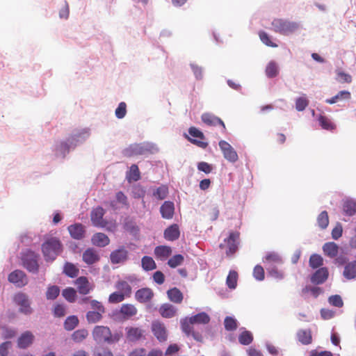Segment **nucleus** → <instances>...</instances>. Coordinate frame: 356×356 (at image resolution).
I'll return each instance as SVG.
<instances>
[{
  "label": "nucleus",
  "mask_w": 356,
  "mask_h": 356,
  "mask_svg": "<svg viewBox=\"0 0 356 356\" xmlns=\"http://www.w3.org/2000/svg\"><path fill=\"white\" fill-rule=\"evenodd\" d=\"M53 314L56 317H63L66 314L65 305L62 304H56L53 309Z\"/></svg>",
  "instance_id": "59"
},
{
  "label": "nucleus",
  "mask_w": 356,
  "mask_h": 356,
  "mask_svg": "<svg viewBox=\"0 0 356 356\" xmlns=\"http://www.w3.org/2000/svg\"><path fill=\"white\" fill-rule=\"evenodd\" d=\"M83 260L88 265H92L99 260V256L95 249L90 248L83 253Z\"/></svg>",
  "instance_id": "24"
},
{
  "label": "nucleus",
  "mask_w": 356,
  "mask_h": 356,
  "mask_svg": "<svg viewBox=\"0 0 356 356\" xmlns=\"http://www.w3.org/2000/svg\"><path fill=\"white\" fill-rule=\"evenodd\" d=\"M89 136V133L87 130H82L81 131H76L72 134L67 139L66 142H62L59 146L57 147V149L63 153L65 152H68L70 149V145H76L74 142H79L80 140H85Z\"/></svg>",
  "instance_id": "5"
},
{
  "label": "nucleus",
  "mask_w": 356,
  "mask_h": 356,
  "mask_svg": "<svg viewBox=\"0 0 356 356\" xmlns=\"http://www.w3.org/2000/svg\"><path fill=\"white\" fill-rule=\"evenodd\" d=\"M201 118H202V120L203 121V122L207 125L216 126V125L219 124L222 127L224 130L226 129V127H225V125L223 121L220 118H219L211 113H204L202 115Z\"/></svg>",
  "instance_id": "23"
},
{
  "label": "nucleus",
  "mask_w": 356,
  "mask_h": 356,
  "mask_svg": "<svg viewBox=\"0 0 356 356\" xmlns=\"http://www.w3.org/2000/svg\"><path fill=\"white\" fill-rule=\"evenodd\" d=\"M152 331L155 337L160 341L163 342L167 340L168 332L165 325L159 321H155L152 323Z\"/></svg>",
  "instance_id": "12"
},
{
  "label": "nucleus",
  "mask_w": 356,
  "mask_h": 356,
  "mask_svg": "<svg viewBox=\"0 0 356 356\" xmlns=\"http://www.w3.org/2000/svg\"><path fill=\"white\" fill-rule=\"evenodd\" d=\"M123 227L126 231L134 236L139 234L140 229L138 226L136 225V222L130 218H126L124 219Z\"/></svg>",
  "instance_id": "30"
},
{
  "label": "nucleus",
  "mask_w": 356,
  "mask_h": 356,
  "mask_svg": "<svg viewBox=\"0 0 356 356\" xmlns=\"http://www.w3.org/2000/svg\"><path fill=\"white\" fill-rule=\"evenodd\" d=\"M79 270L73 264L66 262L64 266L63 273L71 278L77 277Z\"/></svg>",
  "instance_id": "38"
},
{
  "label": "nucleus",
  "mask_w": 356,
  "mask_h": 356,
  "mask_svg": "<svg viewBox=\"0 0 356 356\" xmlns=\"http://www.w3.org/2000/svg\"><path fill=\"white\" fill-rule=\"evenodd\" d=\"M168 194V188L165 186L162 185L159 187H158L154 192H153V196L155 197L158 200H164Z\"/></svg>",
  "instance_id": "50"
},
{
  "label": "nucleus",
  "mask_w": 356,
  "mask_h": 356,
  "mask_svg": "<svg viewBox=\"0 0 356 356\" xmlns=\"http://www.w3.org/2000/svg\"><path fill=\"white\" fill-rule=\"evenodd\" d=\"M298 341L304 344H310L312 341V332L309 330H300L297 333Z\"/></svg>",
  "instance_id": "34"
},
{
  "label": "nucleus",
  "mask_w": 356,
  "mask_h": 356,
  "mask_svg": "<svg viewBox=\"0 0 356 356\" xmlns=\"http://www.w3.org/2000/svg\"><path fill=\"white\" fill-rule=\"evenodd\" d=\"M171 247L168 245H158L154 248V254L156 259L166 260L172 254Z\"/></svg>",
  "instance_id": "19"
},
{
  "label": "nucleus",
  "mask_w": 356,
  "mask_h": 356,
  "mask_svg": "<svg viewBox=\"0 0 356 356\" xmlns=\"http://www.w3.org/2000/svg\"><path fill=\"white\" fill-rule=\"evenodd\" d=\"M145 195V189L140 185H136L132 188V196L134 198H143Z\"/></svg>",
  "instance_id": "60"
},
{
  "label": "nucleus",
  "mask_w": 356,
  "mask_h": 356,
  "mask_svg": "<svg viewBox=\"0 0 356 356\" xmlns=\"http://www.w3.org/2000/svg\"><path fill=\"white\" fill-rule=\"evenodd\" d=\"M154 297V293L149 288L138 289L135 294L136 300L140 303H145L150 301Z\"/></svg>",
  "instance_id": "18"
},
{
  "label": "nucleus",
  "mask_w": 356,
  "mask_h": 356,
  "mask_svg": "<svg viewBox=\"0 0 356 356\" xmlns=\"http://www.w3.org/2000/svg\"><path fill=\"white\" fill-rule=\"evenodd\" d=\"M42 250L47 261H53L61 252L62 245L58 238L51 237L42 244Z\"/></svg>",
  "instance_id": "2"
},
{
  "label": "nucleus",
  "mask_w": 356,
  "mask_h": 356,
  "mask_svg": "<svg viewBox=\"0 0 356 356\" xmlns=\"http://www.w3.org/2000/svg\"><path fill=\"white\" fill-rule=\"evenodd\" d=\"M180 231L177 224H173L167 227L163 233L165 239L169 241H174L179 238Z\"/></svg>",
  "instance_id": "20"
},
{
  "label": "nucleus",
  "mask_w": 356,
  "mask_h": 356,
  "mask_svg": "<svg viewBox=\"0 0 356 356\" xmlns=\"http://www.w3.org/2000/svg\"><path fill=\"white\" fill-rule=\"evenodd\" d=\"M184 257L181 254H175L168 261V265L172 268H175L184 263Z\"/></svg>",
  "instance_id": "52"
},
{
  "label": "nucleus",
  "mask_w": 356,
  "mask_h": 356,
  "mask_svg": "<svg viewBox=\"0 0 356 356\" xmlns=\"http://www.w3.org/2000/svg\"><path fill=\"white\" fill-rule=\"evenodd\" d=\"M104 314L91 310L86 313V318L88 323H96L102 319Z\"/></svg>",
  "instance_id": "39"
},
{
  "label": "nucleus",
  "mask_w": 356,
  "mask_h": 356,
  "mask_svg": "<svg viewBox=\"0 0 356 356\" xmlns=\"http://www.w3.org/2000/svg\"><path fill=\"white\" fill-rule=\"evenodd\" d=\"M126 296H124L120 291H115L110 294L108 297V302L111 304H116L122 302Z\"/></svg>",
  "instance_id": "54"
},
{
  "label": "nucleus",
  "mask_w": 356,
  "mask_h": 356,
  "mask_svg": "<svg viewBox=\"0 0 356 356\" xmlns=\"http://www.w3.org/2000/svg\"><path fill=\"white\" fill-rule=\"evenodd\" d=\"M181 328L183 332H184L187 336L191 335V333L193 331V323L190 317H185L181 319Z\"/></svg>",
  "instance_id": "37"
},
{
  "label": "nucleus",
  "mask_w": 356,
  "mask_h": 356,
  "mask_svg": "<svg viewBox=\"0 0 356 356\" xmlns=\"http://www.w3.org/2000/svg\"><path fill=\"white\" fill-rule=\"evenodd\" d=\"M337 80L341 83H350L352 81V77L349 74L345 73L341 71H338L337 73Z\"/></svg>",
  "instance_id": "64"
},
{
  "label": "nucleus",
  "mask_w": 356,
  "mask_h": 356,
  "mask_svg": "<svg viewBox=\"0 0 356 356\" xmlns=\"http://www.w3.org/2000/svg\"><path fill=\"white\" fill-rule=\"evenodd\" d=\"M14 302L19 307V312L26 315L32 313L30 302L28 296L23 293H18L14 296Z\"/></svg>",
  "instance_id": "6"
},
{
  "label": "nucleus",
  "mask_w": 356,
  "mask_h": 356,
  "mask_svg": "<svg viewBox=\"0 0 356 356\" xmlns=\"http://www.w3.org/2000/svg\"><path fill=\"white\" fill-rule=\"evenodd\" d=\"M343 275L347 279H353L356 277V261L348 263L345 266Z\"/></svg>",
  "instance_id": "41"
},
{
  "label": "nucleus",
  "mask_w": 356,
  "mask_h": 356,
  "mask_svg": "<svg viewBox=\"0 0 356 356\" xmlns=\"http://www.w3.org/2000/svg\"><path fill=\"white\" fill-rule=\"evenodd\" d=\"M79 324V319L76 316H68L64 322V327L66 330H74Z\"/></svg>",
  "instance_id": "45"
},
{
  "label": "nucleus",
  "mask_w": 356,
  "mask_h": 356,
  "mask_svg": "<svg viewBox=\"0 0 356 356\" xmlns=\"http://www.w3.org/2000/svg\"><path fill=\"white\" fill-rule=\"evenodd\" d=\"M279 69L277 63L274 61H270L266 66V74L268 78H273L277 76Z\"/></svg>",
  "instance_id": "44"
},
{
  "label": "nucleus",
  "mask_w": 356,
  "mask_h": 356,
  "mask_svg": "<svg viewBox=\"0 0 356 356\" xmlns=\"http://www.w3.org/2000/svg\"><path fill=\"white\" fill-rule=\"evenodd\" d=\"M62 295L70 302H74L76 299V291L72 287L65 289Z\"/></svg>",
  "instance_id": "47"
},
{
  "label": "nucleus",
  "mask_w": 356,
  "mask_h": 356,
  "mask_svg": "<svg viewBox=\"0 0 356 356\" xmlns=\"http://www.w3.org/2000/svg\"><path fill=\"white\" fill-rule=\"evenodd\" d=\"M128 255L129 252L125 247L121 246L118 249L111 252L110 260L113 264L124 263L128 259Z\"/></svg>",
  "instance_id": "13"
},
{
  "label": "nucleus",
  "mask_w": 356,
  "mask_h": 356,
  "mask_svg": "<svg viewBox=\"0 0 356 356\" xmlns=\"http://www.w3.org/2000/svg\"><path fill=\"white\" fill-rule=\"evenodd\" d=\"M320 126L322 129L332 131L336 129V125L331 121L330 119L323 115H320L318 118Z\"/></svg>",
  "instance_id": "35"
},
{
  "label": "nucleus",
  "mask_w": 356,
  "mask_h": 356,
  "mask_svg": "<svg viewBox=\"0 0 356 356\" xmlns=\"http://www.w3.org/2000/svg\"><path fill=\"white\" fill-rule=\"evenodd\" d=\"M253 340V336L250 331H243L238 336V341L242 345H249Z\"/></svg>",
  "instance_id": "51"
},
{
  "label": "nucleus",
  "mask_w": 356,
  "mask_h": 356,
  "mask_svg": "<svg viewBox=\"0 0 356 356\" xmlns=\"http://www.w3.org/2000/svg\"><path fill=\"white\" fill-rule=\"evenodd\" d=\"M225 328L227 331H233L237 328L236 320L231 316H227L224 321Z\"/></svg>",
  "instance_id": "55"
},
{
  "label": "nucleus",
  "mask_w": 356,
  "mask_h": 356,
  "mask_svg": "<svg viewBox=\"0 0 356 356\" xmlns=\"http://www.w3.org/2000/svg\"><path fill=\"white\" fill-rule=\"evenodd\" d=\"M219 147L223 153L224 157L227 161L234 163L238 160V154L229 143L225 140H220L219 142Z\"/></svg>",
  "instance_id": "10"
},
{
  "label": "nucleus",
  "mask_w": 356,
  "mask_h": 356,
  "mask_svg": "<svg viewBox=\"0 0 356 356\" xmlns=\"http://www.w3.org/2000/svg\"><path fill=\"white\" fill-rule=\"evenodd\" d=\"M188 133L192 138H188V139L193 144L201 148H206L208 146V143L204 141V136L201 131L192 127L189 129Z\"/></svg>",
  "instance_id": "9"
},
{
  "label": "nucleus",
  "mask_w": 356,
  "mask_h": 356,
  "mask_svg": "<svg viewBox=\"0 0 356 356\" xmlns=\"http://www.w3.org/2000/svg\"><path fill=\"white\" fill-rule=\"evenodd\" d=\"M239 236V232H230L227 238L225 239L224 242L226 244V254L227 256H231L236 252L238 249Z\"/></svg>",
  "instance_id": "7"
},
{
  "label": "nucleus",
  "mask_w": 356,
  "mask_h": 356,
  "mask_svg": "<svg viewBox=\"0 0 356 356\" xmlns=\"http://www.w3.org/2000/svg\"><path fill=\"white\" fill-rule=\"evenodd\" d=\"M317 222L321 229H325L329 224L327 212L325 211H322L317 218Z\"/></svg>",
  "instance_id": "53"
},
{
  "label": "nucleus",
  "mask_w": 356,
  "mask_h": 356,
  "mask_svg": "<svg viewBox=\"0 0 356 356\" xmlns=\"http://www.w3.org/2000/svg\"><path fill=\"white\" fill-rule=\"evenodd\" d=\"M309 263V266L315 269L323 266V259L320 254H313L310 256Z\"/></svg>",
  "instance_id": "46"
},
{
  "label": "nucleus",
  "mask_w": 356,
  "mask_h": 356,
  "mask_svg": "<svg viewBox=\"0 0 356 356\" xmlns=\"http://www.w3.org/2000/svg\"><path fill=\"white\" fill-rule=\"evenodd\" d=\"M142 267L145 270L149 271L154 270L156 265L154 259L149 256H144L141 259Z\"/></svg>",
  "instance_id": "43"
},
{
  "label": "nucleus",
  "mask_w": 356,
  "mask_h": 356,
  "mask_svg": "<svg viewBox=\"0 0 356 356\" xmlns=\"http://www.w3.org/2000/svg\"><path fill=\"white\" fill-rule=\"evenodd\" d=\"M169 300L176 304H180L183 301L184 296L181 291L177 287L172 288L167 291Z\"/></svg>",
  "instance_id": "29"
},
{
  "label": "nucleus",
  "mask_w": 356,
  "mask_h": 356,
  "mask_svg": "<svg viewBox=\"0 0 356 356\" xmlns=\"http://www.w3.org/2000/svg\"><path fill=\"white\" fill-rule=\"evenodd\" d=\"M265 259L268 263L282 264V259L281 257L276 252H268L265 257Z\"/></svg>",
  "instance_id": "57"
},
{
  "label": "nucleus",
  "mask_w": 356,
  "mask_h": 356,
  "mask_svg": "<svg viewBox=\"0 0 356 356\" xmlns=\"http://www.w3.org/2000/svg\"><path fill=\"white\" fill-rule=\"evenodd\" d=\"M74 284L76 286L77 291L81 294L86 296L92 291L95 285L90 283L88 277L81 276L74 281Z\"/></svg>",
  "instance_id": "8"
},
{
  "label": "nucleus",
  "mask_w": 356,
  "mask_h": 356,
  "mask_svg": "<svg viewBox=\"0 0 356 356\" xmlns=\"http://www.w3.org/2000/svg\"><path fill=\"white\" fill-rule=\"evenodd\" d=\"M323 251L327 257L334 258L339 253V246L334 242H327L323 245Z\"/></svg>",
  "instance_id": "28"
},
{
  "label": "nucleus",
  "mask_w": 356,
  "mask_h": 356,
  "mask_svg": "<svg viewBox=\"0 0 356 356\" xmlns=\"http://www.w3.org/2000/svg\"><path fill=\"white\" fill-rule=\"evenodd\" d=\"M271 24L273 30L282 35L291 34L299 28L298 23L283 19H275Z\"/></svg>",
  "instance_id": "3"
},
{
  "label": "nucleus",
  "mask_w": 356,
  "mask_h": 356,
  "mask_svg": "<svg viewBox=\"0 0 356 356\" xmlns=\"http://www.w3.org/2000/svg\"><path fill=\"white\" fill-rule=\"evenodd\" d=\"M60 294V289L58 286L52 285L47 287L46 291V298L47 300H54Z\"/></svg>",
  "instance_id": "48"
},
{
  "label": "nucleus",
  "mask_w": 356,
  "mask_h": 356,
  "mask_svg": "<svg viewBox=\"0 0 356 356\" xmlns=\"http://www.w3.org/2000/svg\"><path fill=\"white\" fill-rule=\"evenodd\" d=\"M329 272L327 268L321 267L311 277V282L314 284H321L328 278Z\"/></svg>",
  "instance_id": "17"
},
{
  "label": "nucleus",
  "mask_w": 356,
  "mask_h": 356,
  "mask_svg": "<svg viewBox=\"0 0 356 356\" xmlns=\"http://www.w3.org/2000/svg\"><path fill=\"white\" fill-rule=\"evenodd\" d=\"M160 213L162 218L165 219H171L175 213V205L172 202L165 201L160 207Z\"/></svg>",
  "instance_id": "21"
},
{
  "label": "nucleus",
  "mask_w": 356,
  "mask_h": 356,
  "mask_svg": "<svg viewBox=\"0 0 356 356\" xmlns=\"http://www.w3.org/2000/svg\"><path fill=\"white\" fill-rule=\"evenodd\" d=\"M264 268L260 265H257L253 270V276L254 277L259 280L262 281L264 280Z\"/></svg>",
  "instance_id": "61"
},
{
  "label": "nucleus",
  "mask_w": 356,
  "mask_h": 356,
  "mask_svg": "<svg viewBox=\"0 0 356 356\" xmlns=\"http://www.w3.org/2000/svg\"><path fill=\"white\" fill-rule=\"evenodd\" d=\"M92 337L97 343H106L113 344L120 341L122 337L121 332L111 333L110 328L107 326L97 325L94 327Z\"/></svg>",
  "instance_id": "1"
},
{
  "label": "nucleus",
  "mask_w": 356,
  "mask_h": 356,
  "mask_svg": "<svg viewBox=\"0 0 356 356\" xmlns=\"http://www.w3.org/2000/svg\"><path fill=\"white\" fill-rule=\"evenodd\" d=\"M104 213V209L101 207H97L92 211L90 219L94 226L104 227L106 225V222L103 219Z\"/></svg>",
  "instance_id": "14"
},
{
  "label": "nucleus",
  "mask_w": 356,
  "mask_h": 356,
  "mask_svg": "<svg viewBox=\"0 0 356 356\" xmlns=\"http://www.w3.org/2000/svg\"><path fill=\"white\" fill-rule=\"evenodd\" d=\"M127 338L130 341H136L140 340L144 335L145 331L140 327H126Z\"/></svg>",
  "instance_id": "22"
},
{
  "label": "nucleus",
  "mask_w": 356,
  "mask_h": 356,
  "mask_svg": "<svg viewBox=\"0 0 356 356\" xmlns=\"http://www.w3.org/2000/svg\"><path fill=\"white\" fill-rule=\"evenodd\" d=\"M194 324H208L210 322V316L206 312H200L190 317Z\"/></svg>",
  "instance_id": "36"
},
{
  "label": "nucleus",
  "mask_w": 356,
  "mask_h": 356,
  "mask_svg": "<svg viewBox=\"0 0 356 356\" xmlns=\"http://www.w3.org/2000/svg\"><path fill=\"white\" fill-rule=\"evenodd\" d=\"M309 105V100L305 97H298L296 101V108L298 111H304Z\"/></svg>",
  "instance_id": "58"
},
{
  "label": "nucleus",
  "mask_w": 356,
  "mask_h": 356,
  "mask_svg": "<svg viewBox=\"0 0 356 356\" xmlns=\"http://www.w3.org/2000/svg\"><path fill=\"white\" fill-rule=\"evenodd\" d=\"M21 259L22 266L27 270L31 273H38L39 268L38 255L34 252L26 250L22 254Z\"/></svg>",
  "instance_id": "4"
},
{
  "label": "nucleus",
  "mask_w": 356,
  "mask_h": 356,
  "mask_svg": "<svg viewBox=\"0 0 356 356\" xmlns=\"http://www.w3.org/2000/svg\"><path fill=\"white\" fill-rule=\"evenodd\" d=\"M259 36L261 42L265 44L266 46L270 47H277V44L275 42H272L269 35L264 31H261L259 33Z\"/></svg>",
  "instance_id": "56"
},
{
  "label": "nucleus",
  "mask_w": 356,
  "mask_h": 356,
  "mask_svg": "<svg viewBox=\"0 0 356 356\" xmlns=\"http://www.w3.org/2000/svg\"><path fill=\"white\" fill-rule=\"evenodd\" d=\"M161 316L165 318H170L176 316L177 309L169 303H164L159 308Z\"/></svg>",
  "instance_id": "27"
},
{
  "label": "nucleus",
  "mask_w": 356,
  "mask_h": 356,
  "mask_svg": "<svg viewBox=\"0 0 356 356\" xmlns=\"http://www.w3.org/2000/svg\"><path fill=\"white\" fill-rule=\"evenodd\" d=\"M120 312L124 318H129L136 315L138 309L132 304H123L120 307Z\"/></svg>",
  "instance_id": "31"
},
{
  "label": "nucleus",
  "mask_w": 356,
  "mask_h": 356,
  "mask_svg": "<svg viewBox=\"0 0 356 356\" xmlns=\"http://www.w3.org/2000/svg\"><path fill=\"white\" fill-rule=\"evenodd\" d=\"M8 280L10 282L15 284L17 287H22L28 284L26 275L20 270H15L10 273Z\"/></svg>",
  "instance_id": "11"
},
{
  "label": "nucleus",
  "mask_w": 356,
  "mask_h": 356,
  "mask_svg": "<svg viewBox=\"0 0 356 356\" xmlns=\"http://www.w3.org/2000/svg\"><path fill=\"white\" fill-rule=\"evenodd\" d=\"M90 307L92 311H96L102 313H105V307L103 304L96 300H91L90 301Z\"/></svg>",
  "instance_id": "63"
},
{
  "label": "nucleus",
  "mask_w": 356,
  "mask_h": 356,
  "mask_svg": "<svg viewBox=\"0 0 356 356\" xmlns=\"http://www.w3.org/2000/svg\"><path fill=\"white\" fill-rule=\"evenodd\" d=\"M115 288L127 298H129L132 293V289L128 282L120 280L116 282Z\"/></svg>",
  "instance_id": "32"
},
{
  "label": "nucleus",
  "mask_w": 356,
  "mask_h": 356,
  "mask_svg": "<svg viewBox=\"0 0 356 356\" xmlns=\"http://www.w3.org/2000/svg\"><path fill=\"white\" fill-rule=\"evenodd\" d=\"M115 113L118 118H123L127 113V104L124 102H120L115 109Z\"/></svg>",
  "instance_id": "62"
},
{
  "label": "nucleus",
  "mask_w": 356,
  "mask_h": 356,
  "mask_svg": "<svg viewBox=\"0 0 356 356\" xmlns=\"http://www.w3.org/2000/svg\"><path fill=\"white\" fill-rule=\"evenodd\" d=\"M33 334L30 331H26L19 337L17 346L20 348H26L33 343Z\"/></svg>",
  "instance_id": "25"
},
{
  "label": "nucleus",
  "mask_w": 356,
  "mask_h": 356,
  "mask_svg": "<svg viewBox=\"0 0 356 356\" xmlns=\"http://www.w3.org/2000/svg\"><path fill=\"white\" fill-rule=\"evenodd\" d=\"M127 179L129 182L137 181L140 179V172L137 165H131L129 170L127 172Z\"/></svg>",
  "instance_id": "33"
},
{
  "label": "nucleus",
  "mask_w": 356,
  "mask_h": 356,
  "mask_svg": "<svg viewBox=\"0 0 356 356\" xmlns=\"http://www.w3.org/2000/svg\"><path fill=\"white\" fill-rule=\"evenodd\" d=\"M238 281V273L235 270H230L226 279V284L230 289H236Z\"/></svg>",
  "instance_id": "42"
},
{
  "label": "nucleus",
  "mask_w": 356,
  "mask_h": 356,
  "mask_svg": "<svg viewBox=\"0 0 356 356\" xmlns=\"http://www.w3.org/2000/svg\"><path fill=\"white\" fill-rule=\"evenodd\" d=\"M69 233L72 238L81 240L85 237V226L81 223H75L68 227Z\"/></svg>",
  "instance_id": "16"
},
{
  "label": "nucleus",
  "mask_w": 356,
  "mask_h": 356,
  "mask_svg": "<svg viewBox=\"0 0 356 356\" xmlns=\"http://www.w3.org/2000/svg\"><path fill=\"white\" fill-rule=\"evenodd\" d=\"M88 335V332L86 329L77 330L72 334V339L74 341L79 343L83 341Z\"/></svg>",
  "instance_id": "49"
},
{
  "label": "nucleus",
  "mask_w": 356,
  "mask_h": 356,
  "mask_svg": "<svg viewBox=\"0 0 356 356\" xmlns=\"http://www.w3.org/2000/svg\"><path fill=\"white\" fill-rule=\"evenodd\" d=\"M344 213L348 216H353L356 213V202L352 200H347L343 204Z\"/></svg>",
  "instance_id": "40"
},
{
  "label": "nucleus",
  "mask_w": 356,
  "mask_h": 356,
  "mask_svg": "<svg viewBox=\"0 0 356 356\" xmlns=\"http://www.w3.org/2000/svg\"><path fill=\"white\" fill-rule=\"evenodd\" d=\"M91 242L95 246L103 248L110 243V239L105 234L99 232L92 236Z\"/></svg>",
  "instance_id": "26"
},
{
  "label": "nucleus",
  "mask_w": 356,
  "mask_h": 356,
  "mask_svg": "<svg viewBox=\"0 0 356 356\" xmlns=\"http://www.w3.org/2000/svg\"><path fill=\"white\" fill-rule=\"evenodd\" d=\"M147 149L142 144H132L123 150V155L126 157H133L145 154Z\"/></svg>",
  "instance_id": "15"
}]
</instances>
